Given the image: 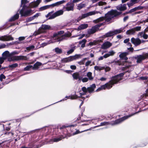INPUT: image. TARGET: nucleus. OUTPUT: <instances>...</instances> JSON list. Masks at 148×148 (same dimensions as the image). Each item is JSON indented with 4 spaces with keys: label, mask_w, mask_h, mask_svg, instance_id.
Wrapping results in <instances>:
<instances>
[{
    "label": "nucleus",
    "mask_w": 148,
    "mask_h": 148,
    "mask_svg": "<svg viewBox=\"0 0 148 148\" xmlns=\"http://www.w3.org/2000/svg\"><path fill=\"white\" fill-rule=\"evenodd\" d=\"M121 13L116 10H112L105 14L104 17L105 20L106 22H109L114 17L120 15Z\"/></svg>",
    "instance_id": "nucleus-1"
},
{
    "label": "nucleus",
    "mask_w": 148,
    "mask_h": 148,
    "mask_svg": "<svg viewBox=\"0 0 148 148\" xmlns=\"http://www.w3.org/2000/svg\"><path fill=\"white\" fill-rule=\"evenodd\" d=\"M53 12H51L47 14L46 16L47 18L49 17V19H53L55 17L63 14V11L62 10H59L53 14Z\"/></svg>",
    "instance_id": "nucleus-2"
},
{
    "label": "nucleus",
    "mask_w": 148,
    "mask_h": 148,
    "mask_svg": "<svg viewBox=\"0 0 148 148\" xmlns=\"http://www.w3.org/2000/svg\"><path fill=\"white\" fill-rule=\"evenodd\" d=\"M28 58L25 56H12L8 59L9 61L11 62L13 61H19L21 60H26Z\"/></svg>",
    "instance_id": "nucleus-3"
},
{
    "label": "nucleus",
    "mask_w": 148,
    "mask_h": 148,
    "mask_svg": "<svg viewBox=\"0 0 148 148\" xmlns=\"http://www.w3.org/2000/svg\"><path fill=\"white\" fill-rule=\"evenodd\" d=\"M113 83L112 82H109L101 86L100 87L97 89L96 91H98L102 90H105L106 89H109L112 87Z\"/></svg>",
    "instance_id": "nucleus-4"
},
{
    "label": "nucleus",
    "mask_w": 148,
    "mask_h": 148,
    "mask_svg": "<svg viewBox=\"0 0 148 148\" xmlns=\"http://www.w3.org/2000/svg\"><path fill=\"white\" fill-rule=\"evenodd\" d=\"M145 41L143 40H141L138 38L132 37L131 39V42L136 47L139 45L141 43H144Z\"/></svg>",
    "instance_id": "nucleus-5"
},
{
    "label": "nucleus",
    "mask_w": 148,
    "mask_h": 148,
    "mask_svg": "<svg viewBox=\"0 0 148 148\" xmlns=\"http://www.w3.org/2000/svg\"><path fill=\"white\" fill-rule=\"evenodd\" d=\"M20 14L22 16H27L31 15L33 13L31 9L26 10L23 8L20 11Z\"/></svg>",
    "instance_id": "nucleus-6"
},
{
    "label": "nucleus",
    "mask_w": 148,
    "mask_h": 148,
    "mask_svg": "<svg viewBox=\"0 0 148 148\" xmlns=\"http://www.w3.org/2000/svg\"><path fill=\"white\" fill-rule=\"evenodd\" d=\"M79 55H75L74 56H70L67 58L63 59L61 61L63 63H66L71 62L79 58Z\"/></svg>",
    "instance_id": "nucleus-7"
},
{
    "label": "nucleus",
    "mask_w": 148,
    "mask_h": 148,
    "mask_svg": "<svg viewBox=\"0 0 148 148\" xmlns=\"http://www.w3.org/2000/svg\"><path fill=\"white\" fill-rule=\"evenodd\" d=\"M135 113L133 114H132L130 115H129L125 116L119 119L116 120L115 121L113 122L111 124L112 125H114L118 124L122 122L128 118L129 117H130L134 114Z\"/></svg>",
    "instance_id": "nucleus-8"
},
{
    "label": "nucleus",
    "mask_w": 148,
    "mask_h": 148,
    "mask_svg": "<svg viewBox=\"0 0 148 148\" xmlns=\"http://www.w3.org/2000/svg\"><path fill=\"white\" fill-rule=\"evenodd\" d=\"M123 75L124 74L122 73L116 76L113 77H112L111 81H110L112 82L113 84H116L118 81L122 79V77Z\"/></svg>",
    "instance_id": "nucleus-9"
},
{
    "label": "nucleus",
    "mask_w": 148,
    "mask_h": 148,
    "mask_svg": "<svg viewBox=\"0 0 148 148\" xmlns=\"http://www.w3.org/2000/svg\"><path fill=\"white\" fill-rule=\"evenodd\" d=\"M147 58V57L145 53L142 55H138L135 58V59L137 60L136 62L138 63H140L142 60Z\"/></svg>",
    "instance_id": "nucleus-10"
},
{
    "label": "nucleus",
    "mask_w": 148,
    "mask_h": 148,
    "mask_svg": "<svg viewBox=\"0 0 148 148\" xmlns=\"http://www.w3.org/2000/svg\"><path fill=\"white\" fill-rule=\"evenodd\" d=\"M41 1V0H37L35 1L32 2L29 4L28 7L30 8H35L38 6Z\"/></svg>",
    "instance_id": "nucleus-11"
},
{
    "label": "nucleus",
    "mask_w": 148,
    "mask_h": 148,
    "mask_svg": "<svg viewBox=\"0 0 148 148\" xmlns=\"http://www.w3.org/2000/svg\"><path fill=\"white\" fill-rule=\"evenodd\" d=\"M13 39V38L10 35H5L0 37V40L3 41L12 40Z\"/></svg>",
    "instance_id": "nucleus-12"
},
{
    "label": "nucleus",
    "mask_w": 148,
    "mask_h": 148,
    "mask_svg": "<svg viewBox=\"0 0 148 148\" xmlns=\"http://www.w3.org/2000/svg\"><path fill=\"white\" fill-rule=\"evenodd\" d=\"M117 10L120 11H124L127 10V7L126 4H120L116 7Z\"/></svg>",
    "instance_id": "nucleus-13"
},
{
    "label": "nucleus",
    "mask_w": 148,
    "mask_h": 148,
    "mask_svg": "<svg viewBox=\"0 0 148 148\" xmlns=\"http://www.w3.org/2000/svg\"><path fill=\"white\" fill-rule=\"evenodd\" d=\"M65 2V1L64 0H62L59 1H58L53 3L50 5H48L49 6V8L50 7H53L55 6H57L60 5L64 3Z\"/></svg>",
    "instance_id": "nucleus-14"
},
{
    "label": "nucleus",
    "mask_w": 148,
    "mask_h": 148,
    "mask_svg": "<svg viewBox=\"0 0 148 148\" xmlns=\"http://www.w3.org/2000/svg\"><path fill=\"white\" fill-rule=\"evenodd\" d=\"M112 45V44L109 42H106L102 45L101 47L103 49H107L110 47Z\"/></svg>",
    "instance_id": "nucleus-15"
},
{
    "label": "nucleus",
    "mask_w": 148,
    "mask_h": 148,
    "mask_svg": "<svg viewBox=\"0 0 148 148\" xmlns=\"http://www.w3.org/2000/svg\"><path fill=\"white\" fill-rule=\"evenodd\" d=\"M74 6V4L73 3H68L67 4V6L65 7L66 10L67 11H73Z\"/></svg>",
    "instance_id": "nucleus-16"
},
{
    "label": "nucleus",
    "mask_w": 148,
    "mask_h": 148,
    "mask_svg": "<svg viewBox=\"0 0 148 148\" xmlns=\"http://www.w3.org/2000/svg\"><path fill=\"white\" fill-rule=\"evenodd\" d=\"M72 77L73 79H78L79 80H80L82 78L80 76L79 73L77 72L73 73L72 75Z\"/></svg>",
    "instance_id": "nucleus-17"
},
{
    "label": "nucleus",
    "mask_w": 148,
    "mask_h": 148,
    "mask_svg": "<svg viewBox=\"0 0 148 148\" xmlns=\"http://www.w3.org/2000/svg\"><path fill=\"white\" fill-rule=\"evenodd\" d=\"M115 53V52L113 50L109 51L108 53L105 54L104 56L103 57L104 58H106L110 56H113Z\"/></svg>",
    "instance_id": "nucleus-18"
},
{
    "label": "nucleus",
    "mask_w": 148,
    "mask_h": 148,
    "mask_svg": "<svg viewBox=\"0 0 148 148\" xmlns=\"http://www.w3.org/2000/svg\"><path fill=\"white\" fill-rule=\"evenodd\" d=\"M2 56L5 59L8 57H11V53H10V52L7 51H5L3 53Z\"/></svg>",
    "instance_id": "nucleus-19"
},
{
    "label": "nucleus",
    "mask_w": 148,
    "mask_h": 148,
    "mask_svg": "<svg viewBox=\"0 0 148 148\" xmlns=\"http://www.w3.org/2000/svg\"><path fill=\"white\" fill-rule=\"evenodd\" d=\"M95 88V84H93L90 87H88L87 88L88 91L90 93L92 92H93Z\"/></svg>",
    "instance_id": "nucleus-20"
},
{
    "label": "nucleus",
    "mask_w": 148,
    "mask_h": 148,
    "mask_svg": "<svg viewBox=\"0 0 148 148\" xmlns=\"http://www.w3.org/2000/svg\"><path fill=\"white\" fill-rule=\"evenodd\" d=\"M114 35V33L113 31H110L106 34L105 35L103 36V38H105L106 37H110Z\"/></svg>",
    "instance_id": "nucleus-21"
},
{
    "label": "nucleus",
    "mask_w": 148,
    "mask_h": 148,
    "mask_svg": "<svg viewBox=\"0 0 148 148\" xmlns=\"http://www.w3.org/2000/svg\"><path fill=\"white\" fill-rule=\"evenodd\" d=\"M41 65H42V63H41L38 62H37L34 64V66H33V69H37L39 68V67Z\"/></svg>",
    "instance_id": "nucleus-22"
},
{
    "label": "nucleus",
    "mask_w": 148,
    "mask_h": 148,
    "mask_svg": "<svg viewBox=\"0 0 148 148\" xmlns=\"http://www.w3.org/2000/svg\"><path fill=\"white\" fill-rule=\"evenodd\" d=\"M126 33L128 35H133L135 34V32L134 28H133L127 30Z\"/></svg>",
    "instance_id": "nucleus-23"
},
{
    "label": "nucleus",
    "mask_w": 148,
    "mask_h": 148,
    "mask_svg": "<svg viewBox=\"0 0 148 148\" xmlns=\"http://www.w3.org/2000/svg\"><path fill=\"white\" fill-rule=\"evenodd\" d=\"M138 2V0H131L130 3H128L127 4L129 8Z\"/></svg>",
    "instance_id": "nucleus-24"
},
{
    "label": "nucleus",
    "mask_w": 148,
    "mask_h": 148,
    "mask_svg": "<svg viewBox=\"0 0 148 148\" xmlns=\"http://www.w3.org/2000/svg\"><path fill=\"white\" fill-rule=\"evenodd\" d=\"M41 29L44 30H49L51 28V27L48 25L42 24L41 27Z\"/></svg>",
    "instance_id": "nucleus-25"
},
{
    "label": "nucleus",
    "mask_w": 148,
    "mask_h": 148,
    "mask_svg": "<svg viewBox=\"0 0 148 148\" xmlns=\"http://www.w3.org/2000/svg\"><path fill=\"white\" fill-rule=\"evenodd\" d=\"M40 15V13H36L35 15L33 16L30 17L29 18V20L30 21H32L35 19L37 18Z\"/></svg>",
    "instance_id": "nucleus-26"
},
{
    "label": "nucleus",
    "mask_w": 148,
    "mask_h": 148,
    "mask_svg": "<svg viewBox=\"0 0 148 148\" xmlns=\"http://www.w3.org/2000/svg\"><path fill=\"white\" fill-rule=\"evenodd\" d=\"M88 27L87 24H83L80 25L78 27V29L79 30H81L86 28Z\"/></svg>",
    "instance_id": "nucleus-27"
},
{
    "label": "nucleus",
    "mask_w": 148,
    "mask_h": 148,
    "mask_svg": "<svg viewBox=\"0 0 148 148\" xmlns=\"http://www.w3.org/2000/svg\"><path fill=\"white\" fill-rule=\"evenodd\" d=\"M97 28L95 27H93L91 29H89L88 31V33L89 34H93L96 32Z\"/></svg>",
    "instance_id": "nucleus-28"
},
{
    "label": "nucleus",
    "mask_w": 148,
    "mask_h": 148,
    "mask_svg": "<svg viewBox=\"0 0 148 148\" xmlns=\"http://www.w3.org/2000/svg\"><path fill=\"white\" fill-rule=\"evenodd\" d=\"M124 28H120V29L114 30L113 31L114 35L119 34L123 32Z\"/></svg>",
    "instance_id": "nucleus-29"
},
{
    "label": "nucleus",
    "mask_w": 148,
    "mask_h": 148,
    "mask_svg": "<svg viewBox=\"0 0 148 148\" xmlns=\"http://www.w3.org/2000/svg\"><path fill=\"white\" fill-rule=\"evenodd\" d=\"M105 20L104 17H100L96 20L93 21V22L95 23H97L103 21Z\"/></svg>",
    "instance_id": "nucleus-30"
},
{
    "label": "nucleus",
    "mask_w": 148,
    "mask_h": 148,
    "mask_svg": "<svg viewBox=\"0 0 148 148\" xmlns=\"http://www.w3.org/2000/svg\"><path fill=\"white\" fill-rule=\"evenodd\" d=\"M19 16V14H16L14 16L12 17L10 19L9 21H12L18 18Z\"/></svg>",
    "instance_id": "nucleus-31"
},
{
    "label": "nucleus",
    "mask_w": 148,
    "mask_h": 148,
    "mask_svg": "<svg viewBox=\"0 0 148 148\" xmlns=\"http://www.w3.org/2000/svg\"><path fill=\"white\" fill-rule=\"evenodd\" d=\"M89 16L88 13L82 14L81 16H80L78 18V21H80L82 19L85 18L86 17Z\"/></svg>",
    "instance_id": "nucleus-32"
},
{
    "label": "nucleus",
    "mask_w": 148,
    "mask_h": 148,
    "mask_svg": "<svg viewBox=\"0 0 148 148\" xmlns=\"http://www.w3.org/2000/svg\"><path fill=\"white\" fill-rule=\"evenodd\" d=\"M88 13L89 16H92V15H95L96 14H98V13L101 14V12H100L98 11H90V12Z\"/></svg>",
    "instance_id": "nucleus-33"
},
{
    "label": "nucleus",
    "mask_w": 148,
    "mask_h": 148,
    "mask_svg": "<svg viewBox=\"0 0 148 148\" xmlns=\"http://www.w3.org/2000/svg\"><path fill=\"white\" fill-rule=\"evenodd\" d=\"M143 8V7H142L138 6V7L134 8L130 10V12L131 13L132 12H134L137 10H141Z\"/></svg>",
    "instance_id": "nucleus-34"
},
{
    "label": "nucleus",
    "mask_w": 148,
    "mask_h": 148,
    "mask_svg": "<svg viewBox=\"0 0 148 148\" xmlns=\"http://www.w3.org/2000/svg\"><path fill=\"white\" fill-rule=\"evenodd\" d=\"M94 69L97 71H100L105 69L104 66H95L94 67Z\"/></svg>",
    "instance_id": "nucleus-35"
},
{
    "label": "nucleus",
    "mask_w": 148,
    "mask_h": 148,
    "mask_svg": "<svg viewBox=\"0 0 148 148\" xmlns=\"http://www.w3.org/2000/svg\"><path fill=\"white\" fill-rule=\"evenodd\" d=\"M85 6L86 4H83L81 3L78 4L77 5V9L79 10H80V9L84 7Z\"/></svg>",
    "instance_id": "nucleus-36"
},
{
    "label": "nucleus",
    "mask_w": 148,
    "mask_h": 148,
    "mask_svg": "<svg viewBox=\"0 0 148 148\" xmlns=\"http://www.w3.org/2000/svg\"><path fill=\"white\" fill-rule=\"evenodd\" d=\"M87 76L88 77V79L90 80H92L93 79V77L92 76V73L91 72H88L87 73Z\"/></svg>",
    "instance_id": "nucleus-37"
},
{
    "label": "nucleus",
    "mask_w": 148,
    "mask_h": 148,
    "mask_svg": "<svg viewBox=\"0 0 148 148\" xmlns=\"http://www.w3.org/2000/svg\"><path fill=\"white\" fill-rule=\"evenodd\" d=\"M128 54L127 52H123L121 53L119 56L120 58L122 59Z\"/></svg>",
    "instance_id": "nucleus-38"
},
{
    "label": "nucleus",
    "mask_w": 148,
    "mask_h": 148,
    "mask_svg": "<svg viewBox=\"0 0 148 148\" xmlns=\"http://www.w3.org/2000/svg\"><path fill=\"white\" fill-rule=\"evenodd\" d=\"M42 31L41 29L39 28L38 30L35 31L33 34V35L35 36H36L37 35H38L41 33H42Z\"/></svg>",
    "instance_id": "nucleus-39"
},
{
    "label": "nucleus",
    "mask_w": 148,
    "mask_h": 148,
    "mask_svg": "<svg viewBox=\"0 0 148 148\" xmlns=\"http://www.w3.org/2000/svg\"><path fill=\"white\" fill-rule=\"evenodd\" d=\"M86 42V40L85 39L82 40L81 41H80L79 43L82 44L81 47H85V44Z\"/></svg>",
    "instance_id": "nucleus-40"
},
{
    "label": "nucleus",
    "mask_w": 148,
    "mask_h": 148,
    "mask_svg": "<svg viewBox=\"0 0 148 148\" xmlns=\"http://www.w3.org/2000/svg\"><path fill=\"white\" fill-rule=\"evenodd\" d=\"M49 8V6L48 5L43 6L39 8V11H42Z\"/></svg>",
    "instance_id": "nucleus-41"
},
{
    "label": "nucleus",
    "mask_w": 148,
    "mask_h": 148,
    "mask_svg": "<svg viewBox=\"0 0 148 148\" xmlns=\"http://www.w3.org/2000/svg\"><path fill=\"white\" fill-rule=\"evenodd\" d=\"M106 4V3L105 2L101 1L97 3L96 5L99 6H103Z\"/></svg>",
    "instance_id": "nucleus-42"
},
{
    "label": "nucleus",
    "mask_w": 148,
    "mask_h": 148,
    "mask_svg": "<svg viewBox=\"0 0 148 148\" xmlns=\"http://www.w3.org/2000/svg\"><path fill=\"white\" fill-rule=\"evenodd\" d=\"M33 69V66L32 65H28L24 68V70L27 71L29 70L30 69Z\"/></svg>",
    "instance_id": "nucleus-43"
},
{
    "label": "nucleus",
    "mask_w": 148,
    "mask_h": 148,
    "mask_svg": "<svg viewBox=\"0 0 148 148\" xmlns=\"http://www.w3.org/2000/svg\"><path fill=\"white\" fill-rule=\"evenodd\" d=\"M55 50L56 52L58 53H60L62 52V49L58 47L56 48Z\"/></svg>",
    "instance_id": "nucleus-44"
},
{
    "label": "nucleus",
    "mask_w": 148,
    "mask_h": 148,
    "mask_svg": "<svg viewBox=\"0 0 148 148\" xmlns=\"http://www.w3.org/2000/svg\"><path fill=\"white\" fill-rule=\"evenodd\" d=\"M75 49V47L72 48L71 49H70L69 51L67 52V53L68 54H69L72 53L74 50Z\"/></svg>",
    "instance_id": "nucleus-45"
},
{
    "label": "nucleus",
    "mask_w": 148,
    "mask_h": 148,
    "mask_svg": "<svg viewBox=\"0 0 148 148\" xmlns=\"http://www.w3.org/2000/svg\"><path fill=\"white\" fill-rule=\"evenodd\" d=\"M18 66V64L17 63H15L9 65V68H14L17 67Z\"/></svg>",
    "instance_id": "nucleus-46"
},
{
    "label": "nucleus",
    "mask_w": 148,
    "mask_h": 148,
    "mask_svg": "<svg viewBox=\"0 0 148 148\" xmlns=\"http://www.w3.org/2000/svg\"><path fill=\"white\" fill-rule=\"evenodd\" d=\"M135 32L139 31L141 30V27L140 26H137L133 28Z\"/></svg>",
    "instance_id": "nucleus-47"
},
{
    "label": "nucleus",
    "mask_w": 148,
    "mask_h": 148,
    "mask_svg": "<svg viewBox=\"0 0 148 148\" xmlns=\"http://www.w3.org/2000/svg\"><path fill=\"white\" fill-rule=\"evenodd\" d=\"M86 59V58H84L81 61L78 62V64H79V65H82V64H84V61Z\"/></svg>",
    "instance_id": "nucleus-48"
},
{
    "label": "nucleus",
    "mask_w": 148,
    "mask_h": 148,
    "mask_svg": "<svg viewBox=\"0 0 148 148\" xmlns=\"http://www.w3.org/2000/svg\"><path fill=\"white\" fill-rule=\"evenodd\" d=\"M145 32H140L138 33L137 34V36L138 37H142L143 34Z\"/></svg>",
    "instance_id": "nucleus-49"
},
{
    "label": "nucleus",
    "mask_w": 148,
    "mask_h": 148,
    "mask_svg": "<svg viewBox=\"0 0 148 148\" xmlns=\"http://www.w3.org/2000/svg\"><path fill=\"white\" fill-rule=\"evenodd\" d=\"M35 47L34 45H32L30 46L26 47V49L28 50H30L31 49H34Z\"/></svg>",
    "instance_id": "nucleus-50"
},
{
    "label": "nucleus",
    "mask_w": 148,
    "mask_h": 148,
    "mask_svg": "<svg viewBox=\"0 0 148 148\" xmlns=\"http://www.w3.org/2000/svg\"><path fill=\"white\" fill-rule=\"evenodd\" d=\"M5 76L3 74H2L0 75V80L2 81L3 79L5 78Z\"/></svg>",
    "instance_id": "nucleus-51"
},
{
    "label": "nucleus",
    "mask_w": 148,
    "mask_h": 148,
    "mask_svg": "<svg viewBox=\"0 0 148 148\" xmlns=\"http://www.w3.org/2000/svg\"><path fill=\"white\" fill-rule=\"evenodd\" d=\"M62 139V138L60 137L57 138H54L53 139V140L54 142H56L61 140Z\"/></svg>",
    "instance_id": "nucleus-52"
},
{
    "label": "nucleus",
    "mask_w": 148,
    "mask_h": 148,
    "mask_svg": "<svg viewBox=\"0 0 148 148\" xmlns=\"http://www.w3.org/2000/svg\"><path fill=\"white\" fill-rule=\"evenodd\" d=\"M81 79L83 82H87L88 81V79L87 77H84Z\"/></svg>",
    "instance_id": "nucleus-53"
},
{
    "label": "nucleus",
    "mask_w": 148,
    "mask_h": 148,
    "mask_svg": "<svg viewBox=\"0 0 148 148\" xmlns=\"http://www.w3.org/2000/svg\"><path fill=\"white\" fill-rule=\"evenodd\" d=\"M53 42H52L51 41V42H48L44 43H43L42 44V45L43 46H45L47 45L48 44H49L51 43H53Z\"/></svg>",
    "instance_id": "nucleus-54"
},
{
    "label": "nucleus",
    "mask_w": 148,
    "mask_h": 148,
    "mask_svg": "<svg viewBox=\"0 0 148 148\" xmlns=\"http://www.w3.org/2000/svg\"><path fill=\"white\" fill-rule=\"evenodd\" d=\"M82 89L83 92L85 93L86 92L88 91L87 88V89L85 87H83Z\"/></svg>",
    "instance_id": "nucleus-55"
},
{
    "label": "nucleus",
    "mask_w": 148,
    "mask_h": 148,
    "mask_svg": "<svg viewBox=\"0 0 148 148\" xmlns=\"http://www.w3.org/2000/svg\"><path fill=\"white\" fill-rule=\"evenodd\" d=\"M5 59L3 57V58H0V64H2Z\"/></svg>",
    "instance_id": "nucleus-56"
},
{
    "label": "nucleus",
    "mask_w": 148,
    "mask_h": 148,
    "mask_svg": "<svg viewBox=\"0 0 148 148\" xmlns=\"http://www.w3.org/2000/svg\"><path fill=\"white\" fill-rule=\"evenodd\" d=\"M18 53L17 51H14L12 52L11 53V57H12V56L15 55H17L18 54Z\"/></svg>",
    "instance_id": "nucleus-57"
},
{
    "label": "nucleus",
    "mask_w": 148,
    "mask_h": 148,
    "mask_svg": "<svg viewBox=\"0 0 148 148\" xmlns=\"http://www.w3.org/2000/svg\"><path fill=\"white\" fill-rule=\"evenodd\" d=\"M105 71L106 72L109 71L110 70V68L109 66H107L105 67Z\"/></svg>",
    "instance_id": "nucleus-58"
},
{
    "label": "nucleus",
    "mask_w": 148,
    "mask_h": 148,
    "mask_svg": "<svg viewBox=\"0 0 148 148\" xmlns=\"http://www.w3.org/2000/svg\"><path fill=\"white\" fill-rule=\"evenodd\" d=\"M69 98H71V99H75L77 98V97L76 95L72 96L71 97H68Z\"/></svg>",
    "instance_id": "nucleus-59"
},
{
    "label": "nucleus",
    "mask_w": 148,
    "mask_h": 148,
    "mask_svg": "<svg viewBox=\"0 0 148 148\" xmlns=\"http://www.w3.org/2000/svg\"><path fill=\"white\" fill-rule=\"evenodd\" d=\"M148 35L147 34H146L145 33H144V34H143L142 37L143 38L145 39H146L148 38Z\"/></svg>",
    "instance_id": "nucleus-60"
},
{
    "label": "nucleus",
    "mask_w": 148,
    "mask_h": 148,
    "mask_svg": "<svg viewBox=\"0 0 148 148\" xmlns=\"http://www.w3.org/2000/svg\"><path fill=\"white\" fill-rule=\"evenodd\" d=\"M91 61H88L85 63L86 66H88L90 64H91Z\"/></svg>",
    "instance_id": "nucleus-61"
},
{
    "label": "nucleus",
    "mask_w": 148,
    "mask_h": 148,
    "mask_svg": "<svg viewBox=\"0 0 148 148\" xmlns=\"http://www.w3.org/2000/svg\"><path fill=\"white\" fill-rule=\"evenodd\" d=\"M28 2L27 0H21V4H25Z\"/></svg>",
    "instance_id": "nucleus-62"
},
{
    "label": "nucleus",
    "mask_w": 148,
    "mask_h": 148,
    "mask_svg": "<svg viewBox=\"0 0 148 148\" xmlns=\"http://www.w3.org/2000/svg\"><path fill=\"white\" fill-rule=\"evenodd\" d=\"M70 68L72 70H75L76 69V67L75 65H72L70 66Z\"/></svg>",
    "instance_id": "nucleus-63"
},
{
    "label": "nucleus",
    "mask_w": 148,
    "mask_h": 148,
    "mask_svg": "<svg viewBox=\"0 0 148 148\" xmlns=\"http://www.w3.org/2000/svg\"><path fill=\"white\" fill-rule=\"evenodd\" d=\"M130 41V38H127L125 39L124 40L123 42L125 43H127L129 42V41Z\"/></svg>",
    "instance_id": "nucleus-64"
}]
</instances>
